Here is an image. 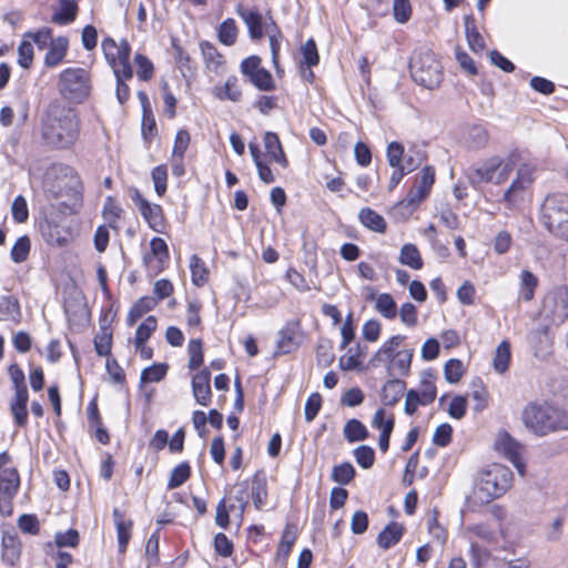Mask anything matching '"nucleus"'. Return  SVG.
<instances>
[{
    "label": "nucleus",
    "instance_id": "nucleus-54",
    "mask_svg": "<svg viewBox=\"0 0 568 568\" xmlns=\"http://www.w3.org/2000/svg\"><path fill=\"white\" fill-rule=\"evenodd\" d=\"M444 375L448 383L455 384L459 382L464 375V365L460 359L452 358L444 366Z\"/></svg>",
    "mask_w": 568,
    "mask_h": 568
},
{
    "label": "nucleus",
    "instance_id": "nucleus-12",
    "mask_svg": "<svg viewBox=\"0 0 568 568\" xmlns=\"http://www.w3.org/2000/svg\"><path fill=\"white\" fill-rule=\"evenodd\" d=\"M541 314L555 325L562 324L568 318V287L549 292L544 298Z\"/></svg>",
    "mask_w": 568,
    "mask_h": 568
},
{
    "label": "nucleus",
    "instance_id": "nucleus-36",
    "mask_svg": "<svg viewBox=\"0 0 568 568\" xmlns=\"http://www.w3.org/2000/svg\"><path fill=\"white\" fill-rule=\"evenodd\" d=\"M297 539V527L294 524H286L277 547V557L286 559Z\"/></svg>",
    "mask_w": 568,
    "mask_h": 568
},
{
    "label": "nucleus",
    "instance_id": "nucleus-14",
    "mask_svg": "<svg viewBox=\"0 0 568 568\" xmlns=\"http://www.w3.org/2000/svg\"><path fill=\"white\" fill-rule=\"evenodd\" d=\"M495 448L524 476L526 465L523 460V453L525 447L518 440L513 438L507 432H500L495 440Z\"/></svg>",
    "mask_w": 568,
    "mask_h": 568
},
{
    "label": "nucleus",
    "instance_id": "nucleus-39",
    "mask_svg": "<svg viewBox=\"0 0 568 568\" xmlns=\"http://www.w3.org/2000/svg\"><path fill=\"white\" fill-rule=\"evenodd\" d=\"M465 24V31H466V38L469 48L474 52H479L484 50L485 48V41L481 34L478 32V30L475 27V20L471 16H466L464 19Z\"/></svg>",
    "mask_w": 568,
    "mask_h": 568
},
{
    "label": "nucleus",
    "instance_id": "nucleus-18",
    "mask_svg": "<svg viewBox=\"0 0 568 568\" xmlns=\"http://www.w3.org/2000/svg\"><path fill=\"white\" fill-rule=\"evenodd\" d=\"M149 254L143 256V263L155 273L162 272L169 262L170 254L166 242L161 237H153L150 241Z\"/></svg>",
    "mask_w": 568,
    "mask_h": 568
},
{
    "label": "nucleus",
    "instance_id": "nucleus-30",
    "mask_svg": "<svg viewBox=\"0 0 568 568\" xmlns=\"http://www.w3.org/2000/svg\"><path fill=\"white\" fill-rule=\"evenodd\" d=\"M78 4L72 0H59V9L52 16V22L65 26L74 21Z\"/></svg>",
    "mask_w": 568,
    "mask_h": 568
},
{
    "label": "nucleus",
    "instance_id": "nucleus-58",
    "mask_svg": "<svg viewBox=\"0 0 568 568\" xmlns=\"http://www.w3.org/2000/svg\"><path fill=\"white\" fill-rule=\"evenodd\" d=\"M190 355L189 368L194 371L203 364V349L201 339H191L187 345Z\"/></svg>",
    "mask_w": 568,
    "mask_h": 568
},
{
    "label": "nucleus",
    "instance_id": "nucleus-26",
    "mask_svg": "<svg viewBox=\"0 0 568 568\" xmlns=\"http://www.w3.org/2000/svg\"><path fill=\"white\" fill-rule=\"evenodd\" d=\"M2 558L13 565L20 557L21 542L16 531H4L2 535Z\"/></svg>",
    "mask_w": 568,
    "mask_h": 568
},
{
    "label": "nucleus",
    "instance_id": "nucleus-61",
    "mask_svg": "<svg viewBox=\"0 0 568 568\" xmlns=\"http://www.w3.org/2000/svg\"><path fill=\"white\" fill-rule=\"evenodd\" d=\"M151 176L154 183V190L159 196L164 195L166 192V181H168V169L165 165L161 164L155 166Z\"/></svg>",
    "mask_w": 568,
    "mask_h": 568
},
{
    "label": "nucleus",
    "instance_id": "nucleus-33",
    "mask_svg": "<svg viewBox=\"0 0 568 568\" xmlns=\"http://www.w3.org/2000/svg\"><path fill=\"white\" fill-rule=\"evenodd\" d=\"M358 219L365 227L374 232L384 233L386 231L385 219L369 207L362 209L359 211Z\"/></svg>",
    "mask_w": 568,
    "mask_h": 568
},
{
    "label": "nucleus",
    "instance_id": "nucleus-56",
    "mask_svg": "<svg viewBox=\"0 0 568 568\" xmlns=\"http://www.w3.org/2000/svg\"><path fill=\"white\" fill-rule=\"evenodd\" d=\"M356 463L364 469L373 466L375 460V452L371 446L361 445L353 452Z\"/></svg>",
    "mask_w": 568,
    "mask_h": 568
},
{
    "label": "nucleus",
    "instance_id": "nucleus-4",
    "mask_svg": "<svg viewBox=\"0 0 568 568\" xmlns=\"http://www.w3.org/2000/svg\"><path fill=\"white\" fill-rule=\"evenodd\" d=\"M540 222L551 235L568 241V193L555 192L544 199Z\"/></svg>",
    "mask_w": 568,
    "mask_h": 568
},
{
    "label": "nucleus",
    "instance_id": "nucleus-38",
    "mask_svg": "<svg viewBox=\"0 0 568 568\" xmlns=\"http://www.w3.org/2000/svg\"><path fill=\"white\" fill-rule=\"evenodd\" d=\"M344 437L348 443L365 440L368 438L366 426L358 419H349L343 429Z\"/></svg>",
    "mask_w": 568,
    "mask_h": 568
},
{
    "label": "nucleus",
    "instance_id": "nucleus-7",
    "mask_svg": "<svg viewBox=\"0 0 568 568\" xmlns=\"http://www.w3.org/2000/svg\"><path fill=\"white\" fill-rule=\"evenodd\" d=\"M515 168L513 158L501 159L491 156L484 160L478 165L471 166L467 171V179L474 187L484 183L500 185L505 183Z\"/></svg>",
    "mask_w": 568,
    "mask_h": 568
},
{
    "label": "nucleus",
    "instance_id": "nucleus-52",
    "mask_svg": "<svg viewBox=\"0 0 568 568\" xmlns=\"http://www.w3.org/2000/svg\"><path fill=\"white\" fill-rule=\"evenodd\" d=\"M134 63L136 64V75L141 81H149L153 77L154 67L149 58L141 53H136L134 57Z\"/></svg>",
    "mask_w": 568,
    "mask_h": 568
},
{
    "label": "nucleus",
    "instance_id": "nucleus-10",
    "mask_svg": "<svg viewBox=\"0 0 568 568\" xmlns=\"http://www.w3.org/2000/svg\"><path fill=\"white\" fill-rule=\"evenodd\" d=\"M61 94L71 102L81 103L90 94L91 80L83 68L65 69L59 79Z\"/></svg>",
    "mask_w": 568,
    "mask_h": 568
},
{
    "label": "nucleus",
    "instance_id": "nucleus-53",
    "mask_svg": "<svg viewBox=\"0 0 568 568\" xmlns=\"http://www.w3.org/2000/svg\"><path fill=\"white\" fill-rule=\"evenodd\" d=\"M267 498L266 480L257 475L253 479L252 499L256 509H261Z\"/></svg>",
    "mask_w": 568,
    "mask_h": 568
},
{
    "label": "nucleus",
    "instance_id": "nucleus-41",
    "mask_svg": "<svg viewBox=\"0 0 568 568\" xmlns=\"http://www.w3.org/2000/svg\"><path fill=\"white\" fill-rule=\"evenodd\" d=\"M237 36L239 28L234 19L227 18L220 24L217 37L222 44L227 47L233 45L237 40Z\"/></svg>",
    "mask_w": 568,
    "mask_h": 568
},
{
    "label": "nucleus",
    "instance_id": "nucleus-21",
    "mask_svg": "<svg viewBox=\"0 0 568 568\" xmlns=\"http://www.w3.org/2000/svg\"><path fill=\"white\" fill-rule=\"evenodd\" d=\"M211 372L203 368L192 378V392L197 404L207 406L211 402Z\"/></svg>",
    "mask_w": 568,
    "mask_h": 568
},
{
    "label": "nucleus",
    "instance_id": "nucleus-8",
    "mask_svg": "<svg viewBox=\"0 0 568 568\" xmlns=\"http://www.w3.org/2000/svg\"><path fill=\"white\" fill-rule=\"evenodd\" d=\"M434 183L435 169L430 165L424 166L416 176L414 186L409 190L406 197L395 205L394 211L403 217L410 216L418 204L429 195Z\"/></svg>",
    "mask_w": 568,
    "mask_h": 568
},
{
    "label": "nucleus",
    "instance_id": "nucleus-11",
    "mask_svg": "<svg viewBox=\"0 0 568 568\" xmlns=\"http://www.w3.org/2000/svg\"><path fill=\"white\" fill-rule=\"evenodd\" d=\"M102 50L114 74L133 77L130 64L131 47L126 40L116 43L113 39L106 38L102 41Z\"/></svg>",
    "mask_w": 568,
    "mask_h": 568
},
{
    "label": "nucleus",
    "instance_id": "nucleus-2",
    "mask_svg": "<svg viewBox=\"0 0 568 568\" xmlns=\"http://www.w3.org/2000/svg\"><path fill=\"white\" fill-rule=\"evenodd\" d=\"M79 133L78 112L63 103H51L42 125L45 142L54 148H68L78 140Z\"/></svg>",
    "mask_w": 568,
    "mask_h": 568
},
{
    "label": "nucleus",
    "instance_id": "nucleus-32",
    "mask_svg": "<svg viewBox=\"0 0 568 568\" xmlns=\"http://www.w3.org/2000/svg\"><path fill=\"white\" fill-rule=\"evenodd\" d=\"M405 390V383L399 378H392L386 382L382 389V400L385 405H395Z\"/></svg>",
    "mask_w": 568,
    "mask_h": 568
},
{
    "label": "nucleus",
    "instance_id": "nucleus-31",
    "mask_svg": "<svg viewBox=\"0 0 568 568\" xmlns=\"http://www.w3.org/2000/svg\"><path fill=\"white\" fill-rule=\"evenodd\" d=\"M417 392L422 399V406L429 405L435 400L437 390L435 386V375L430 369L422 374L419 390Z\"/></svg>",
    "mask_w": 568,
    "mask_h": 568
},
{
    "label": "nucleus",
    "instance_id": "nucleus-15",
    "mask_svg": "<svg viewBox=\"0 0 568 568\" xmlns=\"http://www.w3.org/2000/svg\"><path fill=\"white\" fill-rule=\"evenodd\" d=\"M131 199L135 206L139 209L143 219L146 221L148 225L154 232L163 233L165 229V219L162 206L159 204L150 203L136 189L133 191Z\"/></svg>",
    "mask_w": 568,
    "mask_h": 568
},
{
    "label": "nucleus",
    "instance_id": "nucleus-1",
    "mask_svg": "<svg viewBox=\"0 0 568 568\" xmlns=\"http://www.w3.org/2000/svg\"><path fill=\"white\" fill-rule=\"evenodd\" d=\"M43 189L48 199L63 214H75L82 206L83 185L78 173L69 165L54 164L45 173Z\"/></svg>",
    "mask_w": 568,
    "mask_h": 568
},
{
    "label": "nucleus",
    "instance_id": "nucleus-23",
    "mask_svg": "<svg viewBox=\"0 0 568 568\" xmlns=\"http://www.w3.org/2000/svg\"><path fill=\"white\" fill-rule=\"evenodd\" d=\"M40 231L43 239L50 245L62 246L70 240V233L67 229L60 226L53 221H44L40 224Z\"/></svg>",
    "mask_w": 568,
    "mask_h": 568
},
{
    "label": "nucleus",
    "instance_id": "nucleus-35",
    "mask_svg": "<svg viewBox=\"0 0 568 568\" xmlns=\"http://www.w3.org/2000/svg\"><path fill=\"white\" fill-rule=\"evenodd\" d=\"M68 49V40L60 37L51 41L49 50L45 54L44 62L48 67L58 65L65 57Z\"/></svg>",
    "mask_w": 568,
    "mask_h": 568
},
{
    "label": "nucleus",
    "instance_id": "nucleus-3",
    "mask_svg": "<svg viewBox=\"0 0 568 568\" xmlns=\"http://www.w3.org/2000/svg\"><path fill=\"white\" fill-rule=\"evenodd\" d=\"M526 429L538 437L568 430V412L547 402H530L521 412Z\"/></svg>",
    "mask_w": 568,
    "mask_h": 568
},
{
    "label": "nucleus",
    "instance_id": "nucleus-62",
    "mask_svg": "<svg viewBox=\"0 0 568 568\" xmlns=\"http://www.w3.org/2000/svg\"><path fill=\"white\" fill-rule=\"evenodd\" d=\"M322 407V396L318 393H313L308 396L304 407L305 420L311 423L314 420Z\"/></svg>",
    "mask_w": 568,
    "mask_h": 568
},
{
    "label": "nucleus",
    "instance_id": "nucleus-29",
    "mask_svg": "<svg viewBox=\"0 0 568 568\" xmlns=\"http://www.w3.org/2000/svg\"><path fill=\"white\" fill-rule=\"evenodd\" d=\"M263 140L264 148L271 160L278 163L281 166L286 168L288 162L277 134L274 132H266Z\"/></svg>",
    "mask_w": 568,
    "mask_h": 568
},
{
    "label": "nucleus",
    "instance_id": "nucleus-25",
    "mask_svg": "<svg viewBox=\"0 0 568 568\" xmlns=\"http://www.w3.org/2000/svg\"><path fill=\"white\" fill-rule=\"evenodd\" d=\"M368 301H375V310L386 320H394L397 316V305L394 297L388 293L376 295L374 291L367 296Z\"/></svg>",
    "mask_w": 568,
    "mask_h": 568
},
{
    "label": "nucleus",
    "instance_id": "nucleus-47",
    "mask_svg": "<svg viewBox=\"0 0 568 568\" xmlns=\"http://www.w3.org/2000/svg\"><path fill=\"white\" fill-rule=\"evenodd\" d=\"M488 142V133L481 125H473L466 135V143L470 149H481Z\"/></svg>",
    "mask_w": 568,
    "mask_h": 568
},
{
    "label": "nucleus",
    "instance_id": "nucleus-63",
    "mask_svg": "<svg viewBox=\"0 0 568 568\" xmlns=\"http://www.w3.org/2000/svg\"><path fill=\"white\" fill-rule=\"evenodd\" d=\"M397 314L403 324L408 327H414L417 324V308L413 303H404L399 311L397 310Z\"/></svg>",
    "mask_w": 568,
    "mask_h": 568
},
{
    "label": "nucleus",
    "instance_id": "nucleus-28",
    "mask_svg": "<svg viewBox=\"0 0 568 568\" xmlns=\"http://www.w3.org/2000/svg\"><path fill=\"white\" fill-rule=\"evenodd\" d=\"M404 527L402 524L393 521L389 523L377 536V544L384 550L395 546L402 539Z\"/></svg>",
    "mask_w": 568,
    "mask_h": 568
},
{
    "label": "nucleus",
    "instance_id": "nucleus-43",
    "mask_svg": "<svg viewBox=\"0 0 568 568\" xmlns=\"http://www.w3.org/2000/svg\"><path fill=\"white\" fill-rule=\"evenodd\" d=\"M399 262L413 270H420L423 267L422 256L417 246L414 244L403 245L400 248Z\"/></svg>",
    "mask_w": 568,
    "mask_h": 568
},
{
    "label": "nucleus",
    "instance_id": "nucleus-51",
    "mask_svg": "<svg viewBox=\"0 0 568 568\" xmlns=\"http://www.w3.org/2000/svg\"><path fill=\"white\" fill-rule=\"evenodd\" d=\"M191 476V467L187 463H181L173 468L168 481V488L174 489L182 486Z\"/></svg>",
    "mask_w": 568,
    "mask_h": 568
},
{
    "label": "nucleus",
    "instance_id": "nucleus-5",
    "mask_svg": "<svg viewBox=\"0 0 568 568\" xmlns=\"http://www.w3.org/2000/svg\"><path fill=\"white\" fill-rule=\"evenodd\" d=\"M404 339V335H395L390 337L373 355L369 364L373 367H377L382 364H385L388 376L393 378H398L408 375L414 351H396V348L400 345V343Z\"/></svg>",
    "mask_w": 568,
    "mask_h": 568
},
{
    "label": "nucleus",
    "instance_id": "nucleus-49",
    "mask_svg": "<svg viewBox=\"0 0 568 568\" xmlns=\"http://www.w3.org/2000/svg\"><path fill=\"white\" fill-rule=\"evenodd\" d=\"M112 346V332L109 327H101V332L94 337V348L99 356H109Z\"/></svg>",
    "mask_w": 568,
    "mask_h": 568
},
{
    "label": "nucleus",
    "instance_id": "nucleus-13",
    "mask_svg": "<svg viewBox=\"0 0 568 568\" xmlns=\"http://www.w3.org/2000/svg\"><path fill=\"white\" fill-rule=\"evenodd\" d=\"M536 176V166L531 163L521 164L508 189L504 192L503 200L509 206L517 205L524 200V193L531 186Z\"/></svg>",
    "mask_w": 568,
    "mask_h": 568
},
{
    "label": "nucleus",
    "instance_id": "nucleus-48",
    "mask_svg": "<svg viewBox=\"0 0 568 568\" xmlns=\"http://www.w3.org/2000/svg\"><path fill=\"white\" fill-rule=\"evenodd\" d=\"M355 468L348 462L342 463L333 467L332 480L339 485H348L355 477Z\"/></svg>",
    "mask_w": 568,
    "mask_h": 568
},
{
    "label": "nucleus",
    "instance_id": "nucleus-59",
    "mask_svg": "<svg viewBox=\"0 0 568 568\" xmlns=\"http://www.w3.org/2000/svg\"><path fill=\"white\" fill-rule=\"evenodd\" d=\"M301 53L303 57L302 64L307 67H315L320 62V55L317 51L316 43L313 39H308L301 48Z\"/></svg>",
    "mask_w": 568,
    "mask_h": 568
},
{
    "label": "nucleus",
    "instance_id": "nucleus-42",
    "mask_svg": "<svg viewBox=\"0 0 568 568\" xmlns=\"http://www.w3.org/2000/svg\"><path fill=\"white\" fill-rule=\"evenodd\" d=\"M200 48H201L202 55L205 61L206 68L211 71L217 72L220 67L223 64V55L210 42H206V41L201 42Z\"/></svg>",
    "mask_w": 568,
    "mask_h": 568
},
{
    "label": "nucleus",
    "instance_id": "nucleus-37",
    "mask_svg": "<svg viewBox=\"0 0 568 568\" xmlns=\"http://www.w3.org/2000/svg\"><path fill=\"white\" fill-rule=\"evenodd\" d=\"M21 316L20 304L14 296L0 297V321H19Z\"/></svg>",
    "mask_w": 568,
    "mask_h": 568
},
{
    "label": "nucleus",
    "instance_id": "nucleus-45",
    "mask_svg": "<svg viewBox=\"0 0 568 568\" xmlns=\"http://www.w3.org/2000/svg\"><path fill=\"white\" fill-rule=\"evenodd\" d=\"M510 362V345L507 341H503L496 348L494 356V368L498 373H505Z\"/></svg>",
    "mask_w": 568,
    "mask_h": 568
},
{
    "label": "nucleus",
    "instance_id": "nucleus-17",
    "mask_svg": "<svg viewBox=\"0 0 568 568\" xmlns=\"http://www.w3.org/2000/svg\"><path fill=\"white\" fill-rule=\"evenodd\" d=\"M403 143L392 141L386 148V159L390 168L394 169L389 178L388 190L393 191L403 180V178L410 173L407 169L402 165L403 158Z\"/></svg>",
    "mask_w": 568,
    "mask_h": 568
},
{
    "label": "nucleus",
    "instance_id": "nucleus-40",
    "mask_svg": "<svg viewBox=\"0 0 568 568\" xmlns=\"http://www.w3.org/2000/svg\"><path fill=\"white\" fill-rule=\"evenodd\" d=\"M519 280V297L525 302L531 301L538 285V278L530 271L524 270Z\"/></svg>",
    "mask_w": 568,
    "mask_h": 568
},
{
    "label": "nucleus",
    "instance_id": "nucleus-20",
    "mask_svg": "<svg viewBox=\"0 0 568 568\" xmlns=\"http://www.w3.org/2000/svg\"><path fill=\"white\" fill-rule=\"evenodd\" d=\"M236 13L245 22L250 38L252 40H260L263 38L265 32V26L263 24V17L257 10L246 9L242 4H237L235 8Z\"/></svg>",
    "mask_w": 568,
    "mask_h": 568
},
{
    "label": "nucleus",
    "instance_id": "nucleus-19",
    "mask_svg": "<svg viewBox=\"0 0 568 568\" xmlns=\"http://www.w3.org/2000/svg\"><path fill=\"white\" fill-rule=\"evenodd\" d=\"M402 165L413 172L427 160L426 144L424 142L408 141L403 144Z\"/></svg>",
    "mask_w": 568,
    "mask_h": 568
},
{
    "label": "nucleus",
    "instance_id": "nucleus-64",
    "mask_svg": "<svg viewBox=\"0 0 568 568\" xmlns=\"http://www.w3.org/2000/svg\"><path fill=\"white\" fill-rule=\"evenodd\" d=\"M166 374V366L162 364L152 365L146 367L141 373V381L143 383L160 382Z\"/></svg>",
    "mask_w": 568,
    "mask_h": 568
},
{
    "label": "nucleus",
    "instance_id": "nucleus-46",
    "mask_svg": "<svg viewBox=\"0 0 568 568\" xmlns=\"http://www.w3.org/2000/svg\"><path fill=\"white\" fill-rule=\"evenodd\" d=\"M158 322L154 316H148L136 328L134 345L142 346L156 329Z\"/></svg>",
    "mask_w": 568,
    "mask_h": 568
},
{
    "label": "nucleus",
    "instance_id": "nucleus-6",
    "mask_svg": "<svg viewBox=\"0 0 568 568\" xmlns=\"http://www.w3.org/2000/svg\"><path fill=\"white\" fill-rule=\"evenodd\" d=\"M513 483V471L501 464H493L484 469L475 488V497L487 504L503 496Z\"/></svg>",
    "mask_w": 568,
    "mask_h": 568
},
{
    "label": "nucleus",
    "instance_id": "nucleus-55",
    "mask_svg": "<svg viewBox=\"0 0 568 568\" xmlns=\"http://www.w3.org/2000/svg\"><path fill=\"white\" fill-rule=\"evenodd\" d=\"M395 426V419L393 414L387 415V412L384 408H378L372 419V427L381 430V433L385 432L387 427L389 432H393Z\"/></svg>",
    "mask_w": 568,
    "mask_h": 568
},
{
    "label": "nucleus",
    "instance_id": "nucleus-50",
    "mask_svg": "<svg viewBox=\"0 0 568 568\" xmlns=\"http://www.w3.org/2000/svg\"><path fill=\"white\" fill-rule=\"evenodd\" d=\"M265 32L267 33V36L270 38V47H271L273 63H274L276 70L278 71L280 38L282 37L281 31L278 30V28L274 23V21H271V23L265 24Z\"/></svg>",
    "mask_w": 568,
    "mask_h": 568
},
{
    "label": "nucleus",
    "instance_id": "nucleus-9",
    "mask_svg": "<svg viewBox=\"0 0 568 568\" xmlns=\"http://www.w3.org/2000/svg\"><path fill=\"white\" fill-rule=\"evenodd\" d=\"M410 73L416 83L430 90L437 88L443 80L442 64L430 51L412 59Z\"/></svg>",
    "mask_w": 568,
    "mask_h": 568
},
{
    "label": "nucleus",
    "instance_id": "nucleus-34",
    "mask_svg": "<svg viewBox=\"0 0 568 568\" xmlns=\"http://www.w3.org/2000/svg\"><path fill=\"white\" fill-rule=\"evenodd\" d=\"M158 303V300L151 296H143L133 306L130 308L126 324L129 326H133L139 318H141L145 313L152 311Z\"/></svg>",
    "mask_w": 568,
    "mask_h": 568
},
{
    "label": "nucleus",
    "instance_id": "nucleus-16",
    "mask_svg": "<svg viewBox=\"0 0 568 568\" xmlns=\"http://www.w3.org/2000/svg\"><path fill=\"white\" fill-rule=\"evenodd\" d=\"M20 476L16 468H6L0 473V511L8 506L7 516L12 514V499L19 491Z\"/></svg>",
    "mask_w": 568,
    "mask_h": 568
},
{
    "label": "nucleus",
    "instance_id": "nucleus-24",
    "mask_svg": "<svg viewBox=\"0 0 568 568\" xmlns=\"http://www.w3.org/2000/svg\"><path fill=\"white\" fill-rule=\"evenodd\" d=\"M212 93L221 101L240 102L242 99V90L235 75H230L224 84L215 85Z\"/></svg>",
    "mask_w": 568,
    "mask_h": 568
},
{
    "label": "nucleus",
    "instance_id": "nucleus-57",
    "mask_svg": "<svg viewBox=\"0 0 568 568\" xmlns=\"http://www.w3.org/2000/svg\"><path fill=\"white\" fill-rule=\"evenodd\" d=\"M30 240L28 236H21L11 248L10 255L13 262L22 263L28 258L30 252Z\"/></svg>",
    "mask_w": 568,
    "mask_h": 568
},
{
    "label": "nucleus",
    "instance_id": "nucleus-60",
    "mask_svg": "<svg viewBox=\"0 0 568 568\" xmlns=\"http://www.w3.org/2000/svg\"><path fill=\"white\" fill-rule=\"evenodd\" d=\"M250 82L261 91H273L275 89L272 74L264 68L253 75Z\"/></svg>",
    "mask_w": 568,
    "mask_h": 568
},
{
    "label": "nucleus",
    "instance_id": "nucleus-44",
    "mask_svg": "<svg viewBox=\"0 0 568 568\" xmlns=\"http://www.w3.org/2000/svg\"><path fill=\"white\" fill-rule=\"evenodd\" d=\"M190 268L192 282L196 286H203L209 280V271L205 263L195 254L191 256Z\"/></svg>",
    "mask_w": 568,
    "mask_h": 568
},
{
    "label": "nucleus",
    "instance_id": "nucleus-22",
    "mask_svg": "<svg viewBox=\"0 0 568 568\" xmlns=\"http://www.w3.org/2000/svg\"><path fill=\"white\" fill-rule=\"evenodd\" d=\"M301 343L300 324L297 322L287 323L280 331L277 348L282 354H288L296 349Z\"/></svg>",
    "mask_w": 568,
    "mask_h": 568
},
{
    "label": "nucleus",
    "instance_id": "nucleus-27",
    "mask_svg": "<svg viewBox=\"0 0 568 568\" xmlns=\"http://www.w3.org/2000/svg\"><path fill=\"white\" fill-rule=\"evenodd\" d=\"M112 515L116 528L119 552L124 554L131 538L132 521L126 520L124 515L116 508Z\"/></svg>",
    "mask_w": 568,
    "mask_h": 568
}]
</instances>
